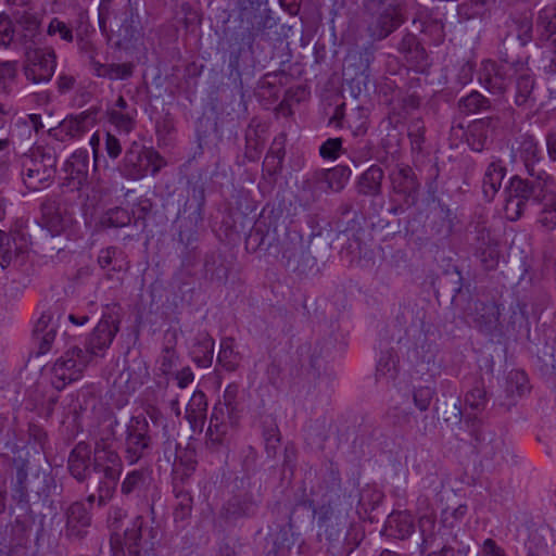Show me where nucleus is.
Here are the masks:
<instances>
[{"label": "nucleus", "instance_id": "obj_1", "mask_svg": "<svg viewBox=\"0 0 556 556\" xmlns=\"http://www.w3.org/2000/svg\"><path fill=\"white\" fill-rule=\"evenodd\" d=\"M23 181L29 190L37 191L50 185L56 172V156L50 150L37 148L23 159Z\"/></svg>", "mask_w": 556, "mask_h": 556}, {"label": "nucleus", "instance_id": "obj_2", "mask_svg": "<svg viewBox=\"0 0 556 556\" xmlns=\"http://www.w3.org/2000/svg\"><path fill=\"white\" fill-rule=\"evenodd\" d=\"M153 440L150 435V426L144 417L134 416L130 418L125 430L124 457L129 465L152 454Z\"/></svg>", "mask_w": 556, "mask_h": 556}, {"label": "nucleus", "instance_id": "obj_3", "mask_svg": "<svg viewBox=\"0 0 556 556\" xmlns=\"http://www.w3.org/2000/svg\"><path fill=\"white\" fill-rule=\"evenodd\" d=\"M348 514L349 509L343 507L339 500L329 501L315 508L314 515L317 517L318 535H324L330 543L338 542L348 526Z\"/></svg>", "mask_w": 556, "mask_h": 556}, {"label": "nucleus", "instance_id": "obj_4", "mask_svg": "<svg viewBox=\"0 0 556 556\" xmlns=\"http://www.w3.org/2000/svg\"><path fill=\"white\" fill-rule=\"evenodd\" d=\"M56 67V55L52 49L27 50L23 65L24 75L34 84L48 83Z\"/></svg>", "mask_w": 556, "mask_h": 556}, {"label": "nucleus", "instance_id": "obj_5", "mask_svg": "<svg viewBox=\"0 0 556 556\" xmlns=\"http://www.w3.org/2000/svg\"><path fill=\"white\" fill-rule=\"evenodd\" d=\"M90 361L88 353L80 348L74 346L67 350L64 355L56 359L52 369L54 377L62 382L56 384V388H62L66 383L81 378Z\"/></svg>", "mask_w": 556, "mask_h": 556}, {"label": "nucleus", "instance_id": "obj_6", "mask_svg": "<svg viewBox=\"0 0 556 556\" xmlns=\"http://www.w3.org/2000/svg\"><path fill=\"white\" fill-rule=\"evenodd\" d=\"M280 253L287 266L301 274L316 264V258L311 255L302 236L296 231L286 233L285 240L280 243Z\"/></svg>", "mask_w": 556, "mask_h": 556}, {"label": "nucleus", "instance_id": "obj_7", "mask_svg": "<svg viewBox=\"0 0 556 556\" xmlns=\"http://www.w3.org/2000/svg\"><path fill=\"white\" fill-rule=\"evenodd\" d=\"M531 179H523L519 176H513L506 188L507 199L505 203V214L509 220L519 219L527 206V202L531 198Z\"/></svg>", "mask_w": 556, "mask_h": 556}, {"label": "nucleus", "instance_id": "obj_8", "mask_svg": "<svg viewBox=\"0 0 556 556\" xmlns=\"http://www.w3.org/2000/svg\"><path fill=\"white\" fill-rule=\"evenodd\" d=\"M117 37V46L124 50H136L143 47V28L140 16L135 10H128V14L123 18L111 33Z\"/></svg>", "mask_w": 556, "mask_h": 556}, {"label": "nucleus", "instance_id": "obj_9", "mask_svg": "<svg viewBox=\"0 0 556 556\" xmlns=\"http://www.w3.org/2000/svg\"><path fill=\"white\" fill-rule=\"evenodd\" d=\"M426 525L433 526L430 518L420 520V528L424 535L422 549L428 552L426 556H454L452 541H456V535H452L451 529L441 527L435 533L426 534Z\"/></svg>", "mask_w": 556, "mask_h": 556}, {"label": "nucleus", "instance_id": "obj_10", "mask_svg": "<svg viewBox=\"0 0 556 556\" xmlns=\"http://www.w3.org/2000/svg\"><path fill=\"white\" fill-rule=\"evenodd\" d=\"M237 424V407L222 405V402L217 403L211 414L206 431L207 442L215 446L219 445L228 431V426L235 427Z\"/></svg>", "mask_w": 556, "mask_h": 556}, {"label": "nucleus", "instance_id": "obj_11", "mask_svg": "<svg viewBox=\"0 0 556 556\" xmlns=\"http://www.w3.org/2000/svg\"><path fill=\"white\" fill-rule=\"evenodd\" d=\"M118 332V321L112 315H103L87 341L85 351L91 356H103Z\"/></svg>", "mask_w": 556, "mask_h": 556}, {"label": "nucleus", "instance_id": "obj_12", "mask_svg": "<svg viewBox=\"0 0 556 556\" xmlns=\"http://www.w3.org/2000/svg\"><path fill=\"white\" fill-rule=\"evenodd\" d=\"M128 10H135L130 0H101L98 8L99 28L103 35H109L122 23L128 14Z\"/></svg>", "mask_w": 556, "mask_h": 556}, {"label": "nucleus", "instance_id": "obj_13", "mask_svg": "<svg viewBox=\"0 0 556 556\" xmlns=\"http://www.w3.org/2000/svg\"><path fill=\"white\" fill-rule=\"evenodd\" d=\"M142 383L143 380L139 372L130 366H124L113 379L110 389L111 397L114 399L115 405L118 407L124 406L128 402V396Z\"/></svg>", "mask_w": 556, "mask_h": 556}, {"label": "nucleus", "instance_id": "obj_14", "mask_svg": "<svg viewBox=\"0 0 556 556\" xmlns=\"http://www.w3.org/2000/svg\"><path fill=\"white\" fill-rule=\"evenodd\" d=\"M501 127V118L498 116H488L471 122L466 131L465 138L471 150L482 151L490 137Z\"/></svg>", "mask_w": 556, "mask_h": 556}, {"label": "nucleus", "instance_id": "obj_15", "mask_svg": "<svg viewBox=\"0 0 556 556\" xmlns=\"http://www.w3.org/2000/svg\"><path fill=\"white\" fill-rule=\"evenodd\" d=\"M478 79L491 94L498 97L505 94L509 85V75L505 66L490 60L482 62Z\"/></svg>", "mask_w": 556, "mask_h": 556}, {"label": "nucleus", "instance_id": "obj_16", "mask_svg": "<svg viewBox=\"0 0 556 556\" xmlns=\"http://www.w3.org/2000/svg\"><path fill=\"white\" fill-rule=\"evenodd\" d=\"M147 152L148 149L142 148L134 142L126 151L122 164L119 165L121 174L132 180H138L147 176Z\"/></svg>", "mask_w": 556, "mask_h": 556}, {"label": "nucleus", "instance_id": "obj_17", "mask_svg": "<svg viewBox=\"0 0 556 556\" xmlns=\"http://www.w3.org/2000/svg\"><path fill=\"white\" fill-rule=\"evenodd\" d=\"M91 517L81 502H75L66 510L65 535L72 540L85 536L90 527Z\"/></svg>", "mask_w": 556, "mask_h": 556}, {"label": "nucleus", "instance_id": "obj_18", "mask_svg": "<svg viewBox=\"0 0 556 556\" xmlns=\"http://www.w3.org/2000/svg\"><path fill=\"white\" fill-rule=\"evenodd\" d=\"M89 114L83 112L75 116L64 118L59 126L50 128L49 135L59 141H66L81 137L88 131Z\"/></svg>", "mask_w": 556, "mask_h": 556}, {"label": "nucleus", "instance_id": "obj_19", "mask_svg": "<svg viewBox=\"0 0 556 556\" xmlns=\"http://www.w3.org/2000/svg\"><path fill=\"white\" fill-rule=\"evenodd\" d=\"M475 317L473 323L476 327L485 334H493L500 331V306L495 302H481L475 303Z\"/></svg>", "mask_w": 556, "mask_h": 556}, {"label": "nucleus", "instance_id": "obj_20", "mask_svg": "<svg viewBox=\"0 0 556 556\" xmlns=\"http://www.w3.org/2000/svg\"><path fill=\"white\" fill-rule=\"evenodd\" d=\"M391 182L395 193L405 197L407 204H413L419 190V182L410 167H400L391 174Z\"/></svg>", "mask_w": 556, "mask_h": 556}, {"label": "nucleus", "instance_id": "obj_21", "mask_svg": "<svg viewBox=\"0 0 556 556\" xmlns=\"http://www.w3.org/2000/svg\"><path fill=\"white\" fill-rule=\"evenodd\" d=\"M513 156L519 157L530 176H534V164L541 160V150L538 140L528 134L517 139V147L513 148Z\"/></svg>", "mask_w": 556, "mask_h": 556}, {"label": "nucleus", "instance_id": "obj_22", "mask_svg": "<svg viewBox=\"0 0 556 556\" xmlns=\"http://www.w3.org/2000/svg\"><path fill=\"white\" fill-rule=\"evenodd\" d=\"M531 185V198L534 203L542 206H553L556 203V192L553 190V179L544 170L534 172Z\"/></svg>", "mask_w": 556, "mask_h": 556}, {"label": "nucleus", "instance_id": "obj_23", "mask_svg": "<svg viewBox=\"0 0 556 556\" xmlns=\"http://www.w3.org/2000/svg\"><path fill=\"white\" fill-rule=\"evenodd\" d=\"M93 468L105 479L118 480L123 471V460L117 451H94Z\"/></svg>", "mask_w": 556, "mask_h": 556}, {"label": "nucleus", "instance_id": "obj_24", "mask_svg": "<svg viewBox=\"0 0 556 556\" xmlns=\"http://www.w3.org/2000/svg\"><path fill=\"white\" fill-rule=\"evenodd\" d=\"M479 244L476 255L485 270H494L500 262L498 242L490 236L489 231L479 232Z\"/></svg>", "mask_w": 556, "mask_h": 556}, {"label": "nucleus", "instance_id": "obj_25", "mask_svg": "<svg viewBox=\"0 0 556 556\" xmlns=\"http://www.w3.org/2000/svg\"><path fill=\"white\" fill-rule=\"evenodd\" d=\"M505 176L506 166L502 160H494L486 166L482 178V192L488 201H492L497 194Z\"/></svg>", "mask_w": 556, "mask_h": 556}, {"label": "nucleus", "instance_id": "obj_26", "mask_svg": "<svg viewBox=\"0 0 556 556\" xmlns=\"http://www.w3.org/2000/svg\"><path fill=\"white\" fill-rule=\"evenodd\" d=\"M64 170L66 178L72 180L79 188L88 178L89 173V155L86 150L75 151L66 161Z\"/></svg>", "mask_w": 556, "mask_h": 556}, {"label": "nucleus", "instance_id": "obj_27", "mask_svg": "<svg viewBox=\"0 0 556 556\" xmlns=\"http://www.w3.org/2000/svg\"><path fill=\"white\" fill-rule=\"evenodd\" d=\"M207 413L206 396L202 391H194L189 400L185 417L193 432L203 430Z\"/></svg>", "mask_w": 556, "mask_h": 556}, {"label": "nucleus", "instance_id": "obj_28", "mask_svg": "<svg viewBox=\"0 0 556 556\" xmlns=\"http://www.w3.org/2000/svg\"><path fill=\"white\" fill-rule=\"evenodd\" d=\"M351 177V169L344 165H338L329 169L316 172L314 178L317 182H325L327 190L339 192L348 184Z\"/></svg>", "mask_w": 556, "mask_h": 556}, {"label": "nucleus", "instance_id": "obj_29", "mask_svg": "<svg viewBox=\"0 0 556 556\" xmlns=\"http://www.w3.org/2000/svg\"><path fill=\"white\" fill-rule=\"evenodd\" d=\"M399 49L404 53L406 61L417 71H424L429 65L425 48L414 36L405 37L401 41Z\"/></svg>", "mask_w": 556, "mask_h": 556}, {"label": "nucleus", "instance_id": "obj_30", "mask_svg": "<svg viewBox=\"0 0 556 556\" xmlns=\"http://www.w3.org/2000/svg\"><path fill=\"white\" fill-rule=\"evenodd\" d=\"M90 451L87 444L78 443L70 454L68 469L71 475L78 481H84L89 471Z\"/></svg>", "mask_w": 556, "mask_h": 556}, {"label": "nucleus", "instance_id": "obj_31", "mask_svg": "<svg viewBox=\"0 0 556 556\" xmlns=\"http://www.w3.org/2000/svg\"><path fill=\"white\" fill-rule=\"evenodd\" d=\"M151 482V470L148 468L134 469L125 476L121 484V492L125 496L140 494Z\"/></svg>", "mask_w": 556, "mask_h": 556}, {"label": "nucleus", "instance_id": "obj_32", "mask_svg": "<svg viewBox=\"0 0 556 556\" xmlns=\"http://www.w3.org/2000/svg\"><path fill=\"white\" fill-rule=\"evenodd\" d=\"M255 513V504L250 497L232 498L222 509V516L228 522H235L241 518H248Z\"/></svg>", "mask_w": 556, "mask_h": 556}, {"label": "nucleus", "instance_id": "obj_33", "mask_svg": "<svg viewBox=\"0 0 556 556\" xmlns=\"http://www.w3.org/2000/svg\"><path fill=\"white\" fill-rule=\"evenodd\" d=\"M135 65L131 62L122 64L111 63L103 64L101 62L93 63V75L100 78H108L110 80H125L132 76Z\"/></svg>", "mask_w": 556, "mask_h": 556}, {"label": "nucleus", "instance_id": "obj_34", "mask_svg": "<svg viewBox=\"0 0 556 556\" xmlns=\"http://www.w3.org/2000/svg\"><path fill=\"white\" fill-rule=\"evenodd\" d=\"M383 170L378 165H371L358 179V192L364 195H377L381 192Z\"/></svg>", "mask_w": 556, "mask_h": 556}, {"label": "nucleus", "instance_id": "obj_35", "mask_svg": "<svg viewBox=\"0 0 556 556\" xmlns=\"http://www.w3.org/2000/svg\"><path fill=\"white\" fill-rule=\"evenodd\" d=\"M34 333L39 344V354H46L51 349V344L56 336L55 326L51 325V317L49 315L43 314L38 319Z\"/></svg>", "mask_w": 556, "mask_h": 556}, {"label": "nucleus", "instance_id": "obj_36", "mask_svg": "<svg viewBox=\"0 0 556 556\" xmlns=\"http://www.w3.org/2000/svg\"><path fill=\"white\" fill-rule=\"evenodd\" d=\"M299 539L300 533L294 530L292 517L289 516L287 525L281 527L274 535L275 552L277 554H285L286 552H289Z\"/></svg>", "mask_w": 556, "mask_h": 556}, {"label": "nucleus", "instance_id": "obj_37", "mask_svg": "<svg viewBox=\"0 0 556 556\" xmlns=\"http://www.w3.org/2000/svg\"><path fill=\"white\" fill-rule=\"evenodd\" d=\"M387 530L389 535L397 539H405L414 531V522L410 515L406 513L392 514L388 518Z\"/></svg>", "mask_w": 556, "mask_h": 556}, {"label": "nucleus", "instance_id": "obj_38", "mask_svg": "<svg viewBox=\"0 0 556 556\" xmlns=\"http://www.w3.org/2000/svg\"><path fill=\"white\" fill-rule=\"evenodd\" d=\"M534 78L526 70L522 71L516 78L515 84V104L518 106H526L532 100V92L534 89Z\"/></svg>", "mask_w": 556, "mask_h": 556}, {"label": "nucleus", "instance_id": "obj_39", "mask_svg": "<svg viewBox=\"0 0 556 556\" xmlns=\"http://www.w3.org/2000/svg\"><path fill=\"white\" fill-rule=\"evenodd\" d=\"M143 518L137 516L130 528L124 533V546L128 556H140V541L142 536Z\"/></svg>", "mask_w": 556, "mask_h": 556}, {"label": "nucleus", "instance_id": "obj_40", "mask_svg": "<svg viewBox=\"0 0 556 556\" xmlns=\"http://www.w3.org/2000/svg\"><path fill=\"white\" fill-rule=\"evenodd\" d=\"M536 28L543 39L556 34V3L544 7L538 14Z\"/></svg>", "mask_w": 556, "mask_h": 556}, {"label": "nucleus", "instance_id": "obj_41", "mask_svg": "<svg viewBox=\"0 0 556 556\" xmlns=\"http://www.w3.org/2000/svg\"><path fill=\"white\" fill-rule=\"evenodd\" d=\"M118 421L110 419L108 424H104L98 431L94 438V451H116L114 443L116 441V427Z\"/></svg>", "mask_w": 556, "mask_h": 556}, {"label": "nucleus", "instance_id": "obj_42", "mask_svg": "<svg viewBox=\"0 0 556 556\" xmlns=\"http://www.w3.org/2000/svg\"><path fill=\"white\" fill-rule=\"evenodd\" d=\"M490 108V100L478 91H471L469 94L458 100V109L466 114H475L482 110H489Z\"/></svg>", "mask_w": 556, "mask_h": 556}, {"label": "nucleus", "instance_id": "obj_43", "mask_svg": "<svg viewBox=\"0 0 556 556\" xmlns=\"http://www.w3.org/2000/svg\"><path fill=\"white\" fill-rule=\"evenodd\" d=\"M530 391L529 380L525 371L511 370L506 379V392L509 396L520 397Z\"/></svg>", "mask_w": 556, "mask_h": 556}, {"label": "nucleus", "instance_id": "obj_44", "mask_svg": "<svg viewBox=\"0 0 556 556\" xmlns=\"http://www.w3.org/2000/svg\"><path fill=\"white\" fill-rule=\"evenodd\" d=\"M217 361L225 369L229 371H232L237 368L239 364V354L235 352L233 338L227 337L222 339Z\"/></svg>", "mask_w": 556, "mask_h": 556}, {"label": "nucleus", "instance_id": "obj_45", "mask_svg": "<svg viewBox=\"0 0 556 556\" xmlns=\"http://www.w3.org/2000/svg\"><path fill=\"white\" fill-rule=\"evenodd\" d=\"M136 114L137 112H116L109 111V122L114 125L117 130L129 134L136 125Z\"/></svg>", "mask_w": 556, "mask_h": 556}, {"label": "nucleus", "instance_id": "obj_46", "mask_svg": "<svg viewBox=\"0 0 556 556\" xmlns=\"http://www.w3.org/2000/svg\"><path fill=\"white\" fill-rule=\"evenodd\" d=\"M507 445L502 437L489 433V441L481 444V452L490 458H504Z\"/></svg>", "mask_w": 556, "mask_h": 556}, {"label": "nucleus", "instance_id": "obj_47", "mask_svg": "<svg viewBox=\"0 0 556 556\" xmlns=\"http://www.w3.org/2000/svg\"><path fill=\"white\" fill-rule=\"evenodd\" d=\"M194 353H201V356L197 355L194 357V361L199 366H211L214 354V340L208 334H203L199 343L198 351H194Z\"/></svg>", "mask_w": 556, "mask_h": 556}, {"label": "nucleus", "instance_id": "obj_48", "mask_svg": "<svg viewBox=\"0 0 556 556\" xmlns=\"http://www.w3.org/2000/svg\"><path fill=\"white\" fill-rule=\"evenodd\" d=\"M38 28L39 22L33 15L24 14L17 21V30H22L21 40L24 42L31 40L36 36Z\"/></svg>", "mask_w": 556, "mask_h": 556}, {"label": "nucleus", "instance_id": "obj_49", "mask_svg": "<svg viewBox=\"0 0 556 556\" xmlns=\"http://www.w3.org/2000/svg\"><path fill=\"white\" fill-rule=\"evenodd\" d=\"M118 480L103 478L97 488V502L99 506L106 505L114 496Z\"/></svg>", "mask_w": 556, "mask_h": 556}, {"label": "nucleus", "instance_id": "obj_50", "mask_svg": "<svg viewBox=\"0 0 556 556\" xmlns=\"http://www.w3.org/2000/svg\"><path fill=\"white\" fill-rule=\"evenodd\" d=\"M485 391L481 387H475L465 395V406L473 410L480 412L485 407Z\"/></svg>", "mask_w": 556, "mask_h": 556}, {"label": "nucleus", "instance_id": "obj_51", "mask_svg": "<svg viewBox=\"0 0 556 556\" xmlns=\"http://www.w3.org/2000/svg\"><path fill=\"white\" fill-rule=\"evenodd\" d=\"M342 152V139L329 138L319 148V154L325 160H337Z\"/></svg>", "mask_w": 556, "mask_h": 556}, {"label": "nucleus", "instance_id": "obj_52", "mask_svg": "<svg viewBox=\"0 0 556 556\" xmlns=\"http://www.w3.org/2000/svg\"><path fill=\"white\" fill-rule=\"evenodd\" d=\"M47 33L50 36L58 35L61 39L65 40L66 42H72L74 39L72 28L67 26L66 23L60 21L56 17L50 21Z\"/></svg>", "mask_w": 556, "mask_h": 556}, {"label": "nucleus", "instance_id": "obj_53", "mask_svg": "<svg viewBox=\"0 0 556 556\" xmlns=\"http://www.w3.org/2000/svg\"><path fill=\"white\" fill-rule=\"evenodd\" d=\"M18 35V30L13 26L12 21L5 14L0 15V43L8 47Z\"/></svg>", "mask_w": 556, "mask_h": 556}, {"label": "nucleus", "instance_id": "obj_54", "mask_svg": "<svg viewBox=\"0 0 556 556\" xmlns=\"http://www.w3.org/2000/svg\"><path fill=\"white\" fill-rule=\"evenodd\" d=\"M160 370L164 375L170 374L178 364V354L174 349L165 348L159 359Z\"/></svg>", "mask_w": 556, "mask_h": 556}, {"label": "nucleus", "instance_id": "obj_55", "mask_svg": "<svg viewBox=\"0 0 556 556\" xmlns=\"http://www.w3.org/2000/svg\"><path fill=\"white\" fill-rule=\"evenodd\" d=\"M433 395L434 390L431 387H419L414 391V403L421 412L427 410L431 404Z\"/></svg>", "mask_w": 556, "mask_h": 556}, {"label": "nucleus", "instance_id": "obj_56", "mask_svg": "<svg viewBox=\"0 0 556 556\" xmlns=\"http://www.w3.org/2000/svg\"><path fill=\"white\" fill-rule=\"evenodd\" d=\"M538 223L546 231H551L556 227V202L553 206H542Z\"/></svg>", "mask_w": 556, "mask_h": 556}, {"label": "nucleus", "instance_id": "obj_57", "mask_svg": "<svg viewBox=\"0 0 556 556\" xmlns=\"http://www.w3.org/2000/svg\"><path fill=\"white\" fill-rule=\"evenodd\" d=\"M77 45H78L79 51L88 58L91 70H93V63H99V61L96 60V56H97L96 45L88 37H81V36L77 37Z\"/></svg>", "mask_w": 556, "mask_h": 556}, {"label": "nucleus", "instance_id": "obj_58", "mask_svg": "<svg viewBox=\"0 0 556 556\" xmlns=\"http://www.w3.org/2000/svg\"><path fill=\"white\" fill-rule=\"evenodd\" d=\"M165 165L166 161L159 152L152 149H148L147 174L150 172L152 176H155Z\"/></svg>", "mask_w": 556, "mask_h": 556}, {"label": "nucleus", "instance_id": "obj_59", "mask_svg": "<svg viewBox=\"0 0 556 556\" xmlns=\"http://www.w3.org/2000/svg\"><path fill=\"white\" fill-rule=\"evenodd\" d=\"M108 222L113 227H124L129 224L130 217L126 210L117 207L109 212Z\"/></svg>", "mask_w": 556, "mask_h": 556}, {"label": "nucleus", "instance_id": "obj_60", "mask_svg": "<svg viewBox=\"0 0 556 556\" xmlns=\"http://www.w3.org/2000/svg\"><path fill=\"white\" fill-rule=\"evenodd\" d=\"M180 502L175 508V520H184L186 519L190 513H191V503L192 500L187 493H182L179 495Z\"/></svg>", "mask_w": 556, "mask_h": 556}, {"label": "nucleus", "instance_id": "obj_61", "mask_svg": "<svg viewBox=\"0 0 556 556\" xmlns=\"http://www.w3.org/2000/svg\"><path fill=\"white\" fill-rule=\"evenodd\" d=\"M252 238H258V247H262L264 249H269L274 247L278 241L275 237V231L273 233L267 230L266 233H263V230L261 228V225H258L254 232L251 235Z\"/></svg>", "mask_w": 556, "mask_h": 556}, {"label": "nucleus", "instance_id": "obj_62", "mask_svg": "<svg viewBox=\"0 0 556 556\" xmlns=\"http://www.w3.org/2000/svg\"><path fill=\"white\" fill-rule=\"evenodd\" d=\"M105 151L108 155L113 160L117 159L122 152L119 140L110 132H108L105 136Z\"/></svg>", "mask_w": 556, "mask_h": 556}, {"label": "nucleus", "instance_id": "obj_63", "mask_svg": "<svg viewBox=\"0 0 556 556\" xmlns=\"http://www.w3.org/2000/svg\"><path fill=\"white\" fill-rule=\"evenodd\" d=\"M544 71L547 74L556 75V38L552 41L551 48L546 51Z\"/></svg>", "mask_w": 556, "mask_h": 556}, {"label": "nucleus", "instance_id": "obj_64", "mask_svg": "<svg viewBox=\"0 0 556 556\" xmlns=\"http://www.w3.org/2000/svg\"><path fill=\"white\" fill-rule=\"evenodd\" d=\"M483 556H506L504 549L492 539H486L482 544Z\"/></svg>", "mask_w": 556, "mask_h": 556}]
</instances>
